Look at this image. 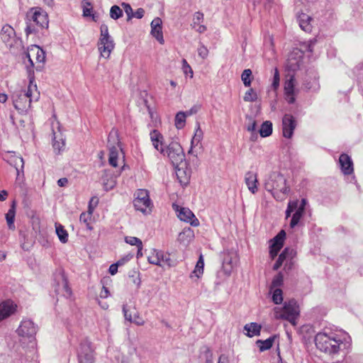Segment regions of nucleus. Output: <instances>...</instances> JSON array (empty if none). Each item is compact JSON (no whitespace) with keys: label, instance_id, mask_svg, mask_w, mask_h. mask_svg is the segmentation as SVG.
Returning a JSON list of instances; mask_svg holds the SVG:
<instances>
[{"label":"nucleus","instance_id":"nucleus-1","mask_svg":"<svg viewBox=\"0 0 363 363\" xmlns=\"http://www.w3.org/2000/svg\"><path fill=\"white\" fill-rule=\"evenodd\" d=\"M315 344L321 352L334 355L339 352L343 343L336 334L319 333L315 337Z\"/></svg>","mask_w":363,"mask_h":363},{"label":"nucleus","instance_id":"nucleus-2","mask_svg":"<svg viewBox=\"0 0 363 363\" xmlns=\"http://www.w3.org/2000/svg\"><path fill=\"white\" fill-rule=\"evenodd\" d=\"M265 189L270 192L277 201H282L289 191L286 179L283 174L273 172L264 184Z\"/></svg>","mask_w":363,"mask_h":363},{"label":"nucleus","instance_id":"nucleus-3","mask_svg":"<svg viewBox=\"0 0 363 363\" xmlns=\"http://www.w3.org/2000/svg\"><path fill=\"white\" fill-rule=\"evenodd\" d=\"M275 318L289 320L292 325H296V320L299 315L297 302L294 299L286 301L282 308H274Z\"/></svg>","mask_w":363,"mask_h":363},{"label":"nucleus","instance_id":"nucleus-4","mask_svg":"<svg viewBox=\"0 0 363 363\" xmlns=\"http://www.w3.org/2000/svg\"><path fill=\"white\" fill-rule=\"evenodd\" d=\"M32 80H30V84L26 91H21L13 97V103L16 109L21 111H26L30 107V104L33 100L38 101L39 99V93L33 95L31 90Z\"/></svg>","mask_w":363,"mask_h":363},{"label":"nucleus","instance_id":"nucleus-5","mask_svg":"<svg viewBox=\"0 0 363 363\" xmlns=\"http://www.w3.org/2000/svg\"><path fill=\"white\" fill-rule=\"evenodd\" d=\"M100 38L99 40V50L103 57L108 58L112 50L114 49L115 43L112 37L109 35L108 26L106 24L101 25Z\"/></svg>","mask_w":363,"mask_h":363},{"label":"nucleus","instance_id":"nucleus-6","mask_svg":"<svg viewBox=\"0 0 363 363\" xmlns=\"http://www.w3.org/2000/svg\"><path fill=\"white\" fill-rule=\"evenodd\" d=\"M168 157L174 167H178L184 160L185 155L183 149L177 142H171L164 148V155Z\"/></svg>","mask_w":363,"mask_h":363},{"label":"nucleus","instance_id":"nucleus-7","mask_svg":"<svg viewBox=\"0 0 363 363\" xmlns=\"http://www.w3.org/2000/svg\"><path fill=\"white\" fill-rule=\"evenodd\" d=\"M133 206L137 211H140L143 213H150L151 201L149 192L145 189H138L135 193Z\"/></svg>","mask_w":363,"mask_h":363},{"label":"nucleus","instance_id":"nucleus-8","mask_svg":"<svg viewBox=\"0 0 363 363\" xmlns=\"http://www.w3.org/2000/svg\"><path fill=\"white\" fill-rule=\"evenodd\" d=\"M26 17L39 28H48L49 24L48 15L40 7H33L26 13Z\"/></svg>","mask_w":363,"mask_h":363},{"label":"nucleus","instance_id":"nucleus-9","mask_svg":"<svg viewBox=\"0 0 363 363\" xmlns=\"http://www.w3.org/2000/svg\"><path fill=\"white\" fill-rule=\"evenodd\" d=\"M119 141L117 138V132L113 130L109 133L108 138V147L109 149L108 163L112 167H117L119 150Z\"/></svg>","mask_w":363,"mask_h":363},{"label":"nucleus","instance_id":"nucleus-10","mask_svg":"<svg viewBox=\"0 0 363 363\" xmlns=\"http://www.w3.org/2000/svg\"><path fill=\"white\" fill-rule=\"evenodd\" d=\"M16 333L23 339H28L31 342L37 333V326L31 320L23 319L16 330Z\"/></svg>","mask_w":363,"mask_h":363},{"label":"nucleus","instance_id":"nucleus-11","mask_svg":"<svg viewBox=\"0 0 363 363\" xmlns=\"http://www.w3.org/2000/svg\"><path fill=\"white\" fill-rule=\"evenodd\" d=\"M79 363H94V353L91 342H82L78 350Z\"/></svg>","mask_w":363,"mask_h":363},{"label":"nucleus","instance_id":"nucleus-12","mask_svg":"<svg viewBox=\"0 0 363 363\" xmlns=\"http://www.w3.org/2000/svg\"><path fill=\"white\" fill-rule=\"evenodd\" d=\"M296 126L295 118L291 114H285L282 118V133L286 138H291L293 136L294 130Z\"/></svg>","mask_w":363,"mask_h":363},{"label":"nucleus","instance_id":"nucleus-13","mask_svg":"<svg viewBox=\"0 0 363 363\" xmlns=\"http://www.w3.org/2000/svg\"><path fill=\"white\" fill-rule=\"evenodd\" d=\"M57 280L55 292L57 294L62 293L64 296L69 297L71 295V289L68 286V281L62 272H59L55 277Z\"/></svg>","mask_w":363,"mask_h":363},{"label":"nucleus","instance_id":"nucleus-14","mask_svg":"<svg viewBox=\"0 0 363 363\" xmlns=\"http://www.w3.org/2000/svg\"><path fill=\"white\" fill-rule=\"evenodd\" d=\"M237 261L238 256L235 251L227 250L223 252V267L225 272H231Z\"/></svg>","mask_w":363,"mask_h":363},{"label":"nucleus","instance_id":"nucleus-15","mask_svg":"<svg viewBox=\"0 0 363 363\" xmlns=\"http://www.w3.org/2000/svg\"><path fill=\"white\" fill-rule=\"evenodd\" d=\"M339 164L342 172L345 175H350L354 172L353 162L347 154L342 153L339 157Z\"/></svg>","mask_w":363,"mask_h":363},{"label":"nucleus","instance_id":"nucleus-16","mask_svg":"<svg viewBox=\"0 0 363 363\" xmlns=\"http://www.w3.org/2000/svg\"><path fill=\"white\" fill-rule=\"evenodd\" d=\"M162 20L160 18H154L150 24L151 26V35L157 39L160 44H164V40L162 33Z\"/></svg>","mask_w":363,"mask_h":363},{"label":"nucleus","instance_id":"nucleus-17","mask_svg":"<svg viewBox=\"0 0 363 363\" xmlns=\"http://www.w3.org/2000/svg\"><path fill=\"white\" fill-rule=\"evenodd\" d=\"M306 203H307V201L306 199H302L300 204H298L297 203V208L295 209L296 211L293 214L292 218L290 221V228H295L299 223L300 220L301 219V218L303 217V216L305 213Z\"/></svg>","mask_w":363,"mask_h":363},{"label":"nucleus","instance_id":"nucleus-18","mask_svg":"<svg viewBox=\"0 0 363 363\" xmlns=\"http://www.w3.org/2000/svg\"><path fill=\"white\" fill-rule=\"evenodd\" d=\"M16 310V305L8 300L0 303V322L13 314Z\"/></svg>","mask_w":363,"mask_h":363},{"label":"nucleus","instance_id":"nucleus-19","mask_svg":"<svg viewBox=\"0 0 363 363\" xmlns=\"http://www.w3.org/2000/svg\"><path fill=\"white\" fill-rule=\"evenodd\" d=\"M178 218L182 221L189 223L192 226L196 227L199 225V220L189 208H181L178 213Z\"/></svg>","mask_w":363,"mask_h":363},{"label":"nucleus","instance_id":"nucleus-20","mask_svg":"<svg viewBox=\"0 0 363 363\" xmlns=\"http://www.w3.org/2000/svg\"><path fill=\"white\" fill-rule=\"evenodd\" d=\"M294 77L291 76L289 79H286L284 83V94L286 100L289 104H294L295 102L294 95Z\"/></svg>","mask_w":363,"mask_h":363},{"label":"nucleus","instance_id":"nucleus-21","mask_svg":"<svg viewBox=\"0 0 363 363\" xmlns=\"http://www.w3.org/2000/svg\"><path fill=\"white\" fill-rule=\"evenodd\" d=\"M1 40L9 45H12V42L14 40L16 37L15 30L9 25H5L2 27L1 30Z\"/></svg>","mask_w":363,"mask_h":363},{"label":"nucleus","instance_id":"nucleus-22","mask_svg":"<svg viewBox=\"0 0 363 363\" xmlns=\"http://www.w3.org/2000/svg\"><path fill=\"white\" fill-rule=\"evenodd\" d=\"M150 139L154 147L160 152L161 154L164 155V147L162 143L163 136L157 130H153L150 133Z\"/></svg>","mask_w":363,"mask_h":363},{"label":"nucleus","instance_id":"nucleus-23","mask_svg":"<svg viewBox=\"0 0 363 363\" xmlns=\"http://www.w3.org/2000/svg\"><path fill=\"white\" fill-rule=\"evenodd\" d=\"M245 182L249 191L252 194H255L257 191V184L258 182L257 178V174L252 172H247L245 175Z\"/></svg>","mask_w":363,"mask_h":363},{"label":"nucleus","instance_id":"nucleus-24","mask_svg":"<svg viewBox=\"0 0 363 363\" xmlns=\"http://www.w3.org/2000/svg\"><path fill=\"white\" fill-rule=\"evenodd\" d=\"M295 255L296 252L294 249L286 247L279 255L277 260L273 266V269L275 271L278 270L289 257H294Z\"/></svg>","mask_w":363,"mask_h":363},{"label":"nucleus","instance_id":"nucleus-25","mask_svg":"<svg viewBox=\"0 0 363 363\" xmlns=\"http://www.w3.org/2000/svg\"><path fill=\"white\" fill-rule=\"evenodd\" d=\"M298 22L300 28L305 32L310 33L312 30V18L306 13H301L298 16Z\"/></svg>","mask_w":363,"mask_h":363},{"label":"nucleus","instance_id":"nucleus-26","mask_svg":"<svg viewBox=\"0 0 363 363\" xmlns=\"http://www.w3.org/2000/svg\"><path fill=\"white\" fill-rule=\"evenodd\" d=\"M16 201H13L11 205V207L8 212L6 213V220L9 230H14L16 226L14 224L15 216H16Z\"/></svg>","mask_w":363,"mask_h":363},{"label":"nucleus","instance_id":"nucleus-27","mask_svg":"<svg viewBox=\"0 0 363 363\" xmlns=\"http://www.w3.org/2000/svg\"><path fill=\"white\" fill-rule=\"evenodd\" d=\"M262 326L257 323H250L244 326V330L247 331L245 335L247 337L259 336L260 335Z\"/></svg>","mask_w":363,"mask_h":363},{"label":"nucleus","instance_id":"nucleus-28","mask_svg":"<svg viewBox=\"0 0 363 363\" xmlns=\"http://www.w3.org/2000/svg\"><path fill=\"white\" fill-rule=\"evenodd\" d=\"M53 135L54 138L52 147L54 148L55 152H56L57 154H60L61 151L63 150L65 148V138H63L61 133H60L59 134H56L55 132H53Z\"/></svg>","mask_w":363,"mask_h":363},{"label":"nucleus","instance_id":"nucleus-29","mask_svg":"<svg viewBox=\"0 0 363 363\" xmlns=\"http://www.w3.org/2000/svg\"><path fill=\"white\" fill-rule=\"evenodd\" d=\"M102 179L104 189L106 191L113 189L116 186V179L111 174H108V172L105 171V174Z\"/></svg>","mask_w":363,"mask_h":363},{"label":"nucleus","instance_id":"nucleus-30","mask_svg":"<svg viewBox=\"0 0 363 363\" xmlns=\"http://www.w3.org/2000/svg\"><path fill=\"white\" fill-rule=\"evenodd\" d=\"M29 48V52L31 55L35 56V60L38 62H44L45 60V53L44 50L38 45H33Z\"/></svg>","mask_w":363,"mask_h":363},{"label":"nucleus","instance_id":"nucleus-31","mask_svg":"<svg viewBox=\"0 0 363 363\" xmlns=\"http://www.w3.org/2000/svg\"><path fill=\"white\" fill-rule=\"evenodd\" d=\"M277 336L273 335L269 337L265 340H257L256 341V345L259 347L260 352H264L265 350H269L274 342V340L276 339Z\"/></svg>","mask_w":363,"mask_h":363},{"label":"nucleus","instance_id":"nucleus-32","mask_svg":"<svg viewBox=\"0 0 363 363\" xmlns=\"http://www.w3.org/2000/svg\"><path fill=\"white\" fill-rule=\"evenodd\" d=\"M286 237V233L281 230L272 240H271V247L281 250L284 245V241Z\"/></svg>","mask_w":363,"mask_h":363},{"label":"nucleus","instance_id":"nucleus-33","mask_svg":"<svg viewBox=\"0 0 363 363\" xmlns=\"http://www.w3.org/2000/svg\"><path fill=\"white\" fill-rule=\"evenodd\" d=\"M204 261L202 255H200L199 260L196 262L194 270L191 273L190 277H196L200 278L203 273Z\"/></svg>","mask_w":363,"mask_h":363},{"label":"nucleus","instance_id":"nucleus-34","mask_svg":"<svg viewBox=\"0 0 363 363\" xmlns=\"http://www.w3.org/2000/svg\"><path fill=\"white\" fill-rule=\"evenodd\" d=\"M82 6L83 10V16L84 17H92L94 21H96L94 14L93 13V6L88 0H82Z\"/></svg>","mask_w":363,"mask_h":363},{"label":"nucleus","instance_id":"nucleus-35","mask_svg":"<svg viewBox=\"0 0 363 363\" xmlns=\"http://www.w3.org/2000/svg\"><path fill=\"white\" fill-rule=\"evenodd\" d=\"M194 237V231L190 228H184L179 234L178 240L181 242H189Z\"/></svg>","mask_w":363,"mask_h":363},{"label":"nucleus","instance_id":"nucleus-36","mask_svg":"<svg viewBox=\"0 0 363 363\" xmlns=\"http://www.w3.org/2000/svg\"><path fill=\"white\" fill-rule=\"evenodd\" d=\"M259 133L262 138H266L272 135V123L269 121H264L260 129L259 130Z\"/></svg>","mask_w":363,"mask_h":363},{"label":"nucleus","instance_id":"nucleus-37","mask_svg":"<svg viewBox=\"0 0 363 363\" xmlns=\"http://www.w3.org/2000/svg\"><path fill=\"white\" fill-rule=\"evenodd\" d=\"M56 233L58 236L59 240L62 243H66L68 241V233L67 230L64 228V227L58 224L55 225Z\"/></svg>","mask_w":363,"mask_h":363},{"label":"nucleus","instance_id":"nucleus-38","mask_svg":"<svg viewBox=\"0 0 363 363\" xmlns=\"http://www.w3.org/2000/svg\"><path fill=\"white\" fill-rule=\"evenodd\" d=\"M202 138H203V132L201 130L199 125L197 129L196 130L194 135L191 140V148L189 150V154L192 153V152H193V146L195 145H198L201 142Z\"/></svg>","mask_w":363,"mask_h":363},{"label":"nucleus","instance_id":"nucleus-39","mask_svg":"<svg viewBox=\"0 0 363 363\" xmlns=\"http://www.w3.org/2000/svg\"><path fill=\"white\" fill-rule=\"evenodd\" d=\"M186 115L184 111L178 112L175 116L174 124L177 129H182L184 127L186 123Z\"/></svg>","mask_w":363,"mask_h":363},{"label":"nucleus","instance_id":"nucleus-40","mask_svg":"<svg viewBox=\"0 0 363 363\" xmlns=\"http://www.w3.org/2000/svg\"><path fill=\"white\" fill-rule=\"evenodd\" d=\"M252 71L250 69H245L242 74H241V79L246 87H249L251 85L252 82Z\"/></svg>","mask_w":363,"mask_h":363},{"label":"nucleus","instance_id":"nucleus-41","mask_svg":"<svg viewBox=\"0 0 363 363\" xmlns=\"http://www.w3.org/2000/svg\"><path fill=\"white\" fill-rule=\"evenodd\" d=\"M160 257H162V251L154 250L152 254L148 256L147 259L150 264L162 266L160 264Z\"/></svg>","mask_w":363,"mask_h":363},{"label":"nucleus","instance_id":"nucleus-42","mask_svg":"<svg viewBox=\"0 0 363 363\" xmlns=\"http://www.w3.org/2000/svg\"><path fill=\"white\" fill-rule=\"evenodd\" d=\"M94 200V198H91L89 203V212L88 213H82L80 215L79 220L81 222L88 224V220L91 218V215L94 211V208L92 206V201Z\"/></svg>","mask_w":363,"mask_h":363},{"label":"nucleus","instance_id":"nucleus-43","mask_svg":"<svg viewBox=\"0 0 363 363\" xmlns=\"http://www.w3.org/2000/svg\"><path fill=\"white\" fill-rule=\"evenodd\" d=\"M284 282V277L281 272L278 273L272 279L271 286H270V291H272L274 289H278L277 287H279L282 286Z\"/></svg>","mask_w":363,"mask_h":363},{"label":"nucleus","instance_id":"nucleus-44","mask_svg":"<svg viewBox=\"0 0 363 363\" xmlns=\"http://www.w3.org/2000/svg\"><path fill=\"white\" fill-rule=\"evenodd\" d=\"M26 27L25 28V33L27 36L30 34L36 33L38 32L35 24L30 21V19L26 18Z\"/></svg>","mask_w":363,"mask_h":363},{"label":"nucleus","instance_id":"nucleus-45","mask_svg":"<svg viewBox=\"0 0 363 363\" xmlns=\"http://www.w3.org/2000/svg\"><path fill=\"white\" fill-rule=\"evenodd\" d=\"M272 301L275 304H280L283 301V292L281 289H274L272 292Z\"/></svg>","mask_w":363,"mask_h":363},{"label":"nucleus","instance_id":"nucleus-46","mask_svg":"<svg viewBox=\"0 0 363 363\" xmlns=\"http://www.w3.org/2000/svg\"><path fill=\"white\" fill-rule=\"evenodd\" d=\"M123 16L122 9L117 5L113 6L110 9V16L114 20L118 19Z\"/></svg>","mask_w":363,"mask_h":363},{"label":"nucleus","instance_id":"nucleus-47","mask_svg":"<svg viewBox=\"0 0 363 363\" xmlns=\"http://www.w3.org/2000/svg\"><path fill=\"white\" fill-rule=\"evenodd\" d=\"M243 99L247 102L255 101L257 99V94L253 89L250 88L245 92Z\"/></svg>","mask_w":363,"mask_h":363},{"label":"nucleus","instance_id":"nucleus-48","mask_svg":"<svg viewBox=\"0 0 363 363\" xmlns=\"http://www.w3.org/2000/svg\"><path fill=\"white\" fill-rule=\"evenodd\" d=\"M125 241L126 243H128L130 245H135L136 247H138V246H140L141 245H143L141 240L136 237L126 236L125 238Z\"/></svg>","mask_w":363,"mask_h":363},{"label":"nucleus","instance_id":"nucleus-49","mask_svg":"<svg viewBox=\"0 0 363 363\" xmlns=\"http://www.w3.org/2000/svg\"><path fill=\"white\" fill-rule=\"evenodd\" d=\"M203 19V14L201 12H196L194 18H193V23L191 24V26L194 28H196V26L200 25L201 22Z\"/></svg>","mask_w":363,"mask_h":363},{"label":"nucleus","instance_id":"nucleus-50","mask_svg":"<svg viewBox=\"0 0 363 363\" xmlns=\"http://www.w3.org/2000/svg\"><path fill=\"white\" fill-rule=\"evenodd\" d=\"M297 208V201H289L286 210V218L290 217L291 213Z\"/></svg>","mask_w":363,"mask_h":363},{"label":"nucleus","instance_id":"nucleus-51","mask_svg":"<svg viewBox=\"0 0 363 363\" xmlns=\"http://www.w3.org/2000/svg\"><path fill=\"white\" fill-rule=\"evenodd\" d=\"M279 81H280L279 72L278 69L275 68L274 69V77H273V82H272V86L274 89H275V90L277 89V88L279 86Z\"/></svg>","mask_w":363,"mask_h":363},{"label":"nucleus","instance_id":"nucleus-52","mask_svg":"<svg viewBox=\"0 0 363 363\" xmlns=\"http://www.w3.org/2000/svg\"><path fill=\"white\" fill-rule=\"evenodd\" d=\"M203 356L206 360V363H213V353L211 350L206 347L203 351Z\"/></svg>","mask_w":363,"mask_h":363},{"label":"nucleus","instance_id":"nucleus-53","mask_svg":"<svg viewBox=\"0 0 363 363\" xmlns=\"http://www.w3.org/2000/svg\"><path fill=\"white\" fill-rule=\"evenodd\" d=\"M121 5L128 16V20L131 19L133 17V11L130 5L127 3H123Z\"/></svg>","mask_w":363,"mask_h":363},{"label":"nucleus","instance_id":"nucleus-54","mask_svg":"<svg viewBox=\"0 0 363 363\" xmlns=\"http://www.w3.org/2000/svg\"><path fill=\"white\" fill-rule=\"evenodd\" d=\"M26 57L28 58V61L29 62L30 66L27 65V69L29 75H30L31 73H33V68L34 67V63L31 59V53L29 52V48H28V52L26 53Z\"/></svg>","mask_w":363,"mask_h":363},{"label":"nucleus","instance_id":"nucleus-55","mask_svg":"<svg viewBox=\"0 0 363 363\" xmlns=\"http://www.w3.org/2000/svg\"><path fill=\"white\" fill-rule=\"evenodd\" d=\"M198 54H199V57H201L202 59H205L208 56V50L206 48V47H205L203 45H201L198 48Z\"/></svg>","mask_w":363,"mask_h":363},{"label":"nucleus","instance_id":"nucleus-56","mask_svg":"<svg viewBox=\"0 0 363 363\" xmlns=\"http://www.w3.org/2000/svg\"><path fill=\"white\" fill-rule=\"evenodd\" d=\"M293 258L294 257H289L286 260H285V264H284V269L286 271V272H288V271H290L292 269V268L294 267V262L293 261Z\"/></svg>","mask_w":363,"mask_h":363},{"label":"nucleus","instance_id":"nucleus-57","mask_svg":"<svg viewBox=\"0 0 363 363\" xmlns=\"http://www.w3.org/2000/svg\"><path fill=\"white\" fill-rule=\"evenodd\" d=\"M133 323L136 324L137 325H143L145 321L139 315L138 313H135L133 317Z\"/></svg>","mask_w":363,"mask_h":363},{"label":"nucleus","instance_id":"nucleus-58","mask_svg":"<svg viewBox=\"0 0 363 363\" xmlns=\"http://www.w3.org/2000/svg\"><path fill=\"white\" fill-rule=\"evenodd\" d=\"M198 111H199V107L196 106H194L191 107L189 110H188L186 111H184V113L186 115V116L187 117V116L196 114L198 112Z\"/></svg>","mask_w":363,"mask_h":363},{"label":"nucleus","instance_id":"nucleus-59","mask_svg":"<svg viewBox=\"0 0 363 363\" xmlns=\"http://www.w3.org/2000/svg\"><path fill=\"white\" fill-rule=\"evenodd\" d=\"M145 11L142 8H139L136 10L135 13H133V17L137 18H142L144 16Z\"/></svg>","mask_w":363,"mask_h":363},{"label":"nucleus","instance_id":"nucleus-60","mask_svg":"<svg viewBox=\"0 0 363 363\" xmlns=\"http://www.w3.org/2000/svg\"><path fill=\"white\" fill-rule=\"evenodd\" d=\"M123 314H124V317L125 318V320L133 323V317L131 315V314H128V311L126 308V306L125 305H123Z\"/></svg>","mask_w":363,"mask_h":363},{"label":"nucleus","instance_id":"nucleus-61","mask_svg":"<svg viewBox=\"0 0 363 363\" xmlns=\"http://www.w3.org/2000/svg\"><path fill=\"white\" fill-rule=\"evenodd\" d=\"M109 296V291L108 288L103 286L102 289L100 292V297L102 298H106Z\"/></svg>","mask_w":363,"mask_h":363},{"label":"nucleus","instance_id":"nucleus-62","mask_svg":"<svg viewBox=\"0 0 363 363\" xmlns=\"http://www.w3.org/2000/svg\"><path fill=\"white\" fill-rule=\"evenodd\" d=\"M119 266L117 264V263H115V264H112L110 267H109V269H108V272L109 273L111 274V275H114L117 273L118 272V267Z\"/></svg>","mask_w":363,"mask_h":363},{"label":"nucleus","instance_id":"nucleus-63","mask_svg":"<svg viewBox=\"0 0 363 363\" xmlns=\"http://www.w3.org/2000/svg\"><path fill=\"white\" fill-rule=\"evenodd\" d=\"M132 257V256H125V257H123L121 258V259H119L116 263L118 266H122L125 263H126L127 262H128L130 258Z\"/></svg>","mask_w":363,"mask_h":363},{"label":"nucleus","instance_id":"nucleus-64","mask_svg":"<svg viewBox=\"0 0 363 363\" xmlns=\"http://www.w3.org/2000/svg\"><path fill=\"white\" fill-rule=\"evenodd\" d=\"M218 363H229L228 357L225 354H221L219 357Z\"/></svg>","mask_w":363,"mask_h":363}]
</instances>
